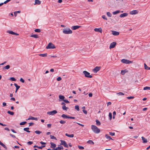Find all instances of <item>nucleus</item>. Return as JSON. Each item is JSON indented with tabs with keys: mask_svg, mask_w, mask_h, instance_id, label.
<instances>
[{
	"mask_svg": "<svg viewBox=\"0 0 150 150\" xmlns=\"http://www.w3.org/2000/svg\"><path fill=\"white\" fill-rule=\"evenodd\" d=\"M91 129L92 131L96 134L99 133L100 132V129L95 125H92L91 126Z\"/></svg>",
	"mask_w": 150,
	"mask_h": 150,
	"instance_id": "1",
	"label": "nucleus"
},
{
	"mask_svg": "<svg viewBox=\"0 0 150 150\" xmlns=\"http://www.w3.org/2000/svg\"><path fill=\"white\" fill-rule=\"evenodd\" d=\"M63 32L64 34H71L72 32L69 28H67L66 29H63Z\"/></svg>",
	"mask_w": 150,
	"mask_h": 150,
	"instance_id": "2",
	"label": "nucleus"
},
{
	"mask_svg": "<svg viewBox=\"0 0 150 150\" xmlns=\"http://www.w3.org/2000/svg\"><path fill=\"white\" fill-rule=\"evenodd\" d=\"M56 48L55 45L52 43H49L46 47V49H54Z\"/></svg>",
	"mask_w": 150,
	"mask_h": 150,
	"instance_id": "3",
	"label": "nucleus"
},
{
	"mask_svg": "<svg viewBox=\"0 0 150 150\" xmlns=\"http://www.w3.org/2000/svg\"><path fill=\"white\" fill-rule=\"evenodd\" d=\"M83 73L84 74V76L86 77L89 78H91L92 77V76L90 74V73L86 71H83Z\"/></svg>",
	"mask_w": 150,
	"mask_h": 150,
	"instance_id": "4",
	"label": "nucleus"
},
{
	"mask_svg": "<svg viewBox=\"0 0 150 150\" xmlns=\"http://www.w3.org/2000/svg\"><path fill=\"white\" fill-rule=\"evenodd\" d=\"M121 62H122L123 63L126 64H129L130 63H132L133 62L132 61L125 59H122Z\"/></svg>",
	"mask_w": 150,
	"mask_h": 150,
	"instance_id": "5",
	"label": "nucleus"
},
{
	"mask_svg": "<svg viewBox=\"0 0 150 150\" xmlns=\"http://www.w3.org/2000/svg\"><path fill=\"white\" fill-rule=\"evenodd\" d=\"M57 113L56 110H54L48 112L47 114L50 115H54Z\"/></svg>",
	"mask_w": 150,
	"mask_h": 150,
	"instance_id": "6",
	"label": "nucleus"
},
{
	"mask_svg": "<svg viewBox=\"0 0 150 150\" xmlns=\"http://www.w3.org/2000/svg\"><path fill=\"white\" fill-rule=\"evenodd\" d=\"M60 142H61V144L63 145L64 147L68 148V146L67 143L65 141H63L62 140H60Z\"/></svg>",
	"mask_w": 150,
	"mask_h": 150,
	"instance_id": "7",
	"label": "nucleus"
},
{
	"mask_svg": "<svg viewBox=\"0 0 150 150\" xmlns=\"http://www.w3.org/2000/svg\"><path fill=\"white\" fill-rule=\"evenodd\" d=\"M116 44V43L115 42H113L111 43L110 44L109 48L110 49L114 48Z\"/></svg>",
	"mask_w": 150,
	"mask_h": 150,
	"instance_id": "8",
	"label": "nucleus"
},
{
	"mask_svg": "<svg viewBox=\"0 0 150 150\" xmlns=\"http://www.w3.org/2000/svg\"><path fill=\"white\" fill-rule=\"evenodd\" d=\"M138 12L137 10H134L129 12V14L130 15H133L138 14Z\"/></svg>",
	"mask_w": 150,
	"mask_h": 150,
	"instance_id": "9",
	"label": "nucleus"
},
{
	"mask_svg": "<svg viewBox=\"0 0 150 150\" xmlns=\"http://www.w3.org/2000/svg\"><path fill=\"white\" fill-rule=\"evenodd\" d=\"M100 67H96L93 69V71L95 73H97L100 69Z\"/></svg>",
	"mask_w": 150,
	"mask_h": 150,
	"instance_id": "10",
	"label": "nucleus"
},
{
	"mask_svg": "<svg viewBox=\"0 0 150 150\" xmlns=\"http://www.w3.org/2000/svg\"><path fill=\"white\" fill-rule=\"evenodd\" d=\"M94 30L95 32H99L100 33H102V30L101 28H95L94 29Z\"/></svg>",
	"mask_w": 150,
	"mask_h": 150,
	"instance_id": "11",
	"label": "nucleus"
},
{
	"mask_svg": "<svg viewBox=\"0 0 150 150\" xmlns=\"http://www.w3.org/2000/svg\"><path fill=\"white\" fill-rule=\"evenodd\" d=\"M128 13H125L120 14V18H122L126 17L128 15Z\"/></svg>",
	"mask_w": 150,
	"mask_h": 150,
	"instance_id": "12",
	"label": "nucleus"
},
{
	"mask_svg": "<svg viewBox=\"0 0 150 150\" xmlns=\"http://www.w3.org/2000/svg\"><path fill=\"white\" fill-rule=\"evenodd\" d=\"M141 138L142 140V142L143 143H146L147 142V140L144 137H142Z\"/></svg>",
	"mask_w": 150,
	"mask_h": 150,
	"instance_id": "13",
	"label": "nucleus"
},
{
	"mask_svg": "<svg viewBox=\"0 0 150 150\" xmlns=\"http://www.w3.org/2000/svg\"><path fill=\"white\" fill-rule=\"evenodd\" d=\"M112 34L113 35L115 36L118 35L119 34V33L115 31H112Z\"/></svg>",
	"mask_w": 150,
	"mask_h": 150,
	"instance_id": "14",
	"label": "nucleus"
},
{
	"mask_svg": "<svg viewBox=\"0 0 150 150\" xmlns=\"http://www.w3.org/2000/svg\"><path fill=\"white\" fill-rule=\"evenodd\" d=\"M37 120L38 118L37 117H32L31 116H30L29 117L28 119V120Z\"/></svg>",
	"mask_w": 150,
	"mask_h": 150,
	"instance_id": "15",
	"label": "nucleus"
},
{
	"mask_svg": "<svg viewBox=\"0 0 150 150\" xmlns=\"http://www.w3.org/2000/svg\"><path fill=\"white\" fill-rule=\"evenodd\" d=\"M7 33L12 35H19V34H18L14 33V32L12 31H7Z\"/></svg>",
	"mask_w": 150,
	"mask_h": 150,
	"instance_id": "16",
	"label": "nucleus"
},
{
	"mask_svg": "<svg viewBox=\"0 0 150 150\" xmlns=\"http://www.w3.org/2000/svg\"><path fill=\"white\" fill-rule=\"evenodd\" d=\"M81 27V26L75 25L71 27V29L73 30L77 29Z\"/></svg>",
	"mask_w": 150,
	"mask_h": 150,
	"instance_id": "17",
	"label": "nucleus"
},
{
	"mask_svg": "<svg viewBox=\"0 0 150 150\" xmlns=\"http://www.w3.org/2000/svg\"><path fill=\"white\" fill-rule=\"evenodd\" d=\"M14 85L16 87V90L15 91V93H16L18 91V90L20 88V86L18 85L16 83H15L14 84Z\"/></svg>",
	"mask_w": 150,
	"mask_h": 150,
	"instance_id": "18",
	"label": "nucleus"
},
{
	"mask_svg": "<svg viewBox=\"0 0 150 150\" xmlns=\"http://www.w3.org/2000/svg\"><path fill=\"white\" fill-rule=\"evenodd\" d=\"M50 144H51V148H54L56 147V145L55 144L52 142H51Z\"/></svg>",
	"mask_w": 150,
	"mask_h": 150,
	"instance_id": "19",
	"label": "nucleus"
},
{
	"mask_svg": "<svg viewBox=\"0 0 150 150\" xmlns=\"http://www.w3.org/2000/svg\"><path fill=\"white\" fill-rule=\"evenodd\" d=\"M59 97L60 99L62 100H63V101H64V100L65 97L64 96L62 95H59Z\"/></svg>",
	"mask_w": 150,
	"mask_h": 150,
	"instance_id": "20",
	"label": "nucleus"
},
{
	"mask_svg": "<svg viewBox=\"0 0 150 150\" xmlns=\"http://www.w3.org/2000/svg\"><path fill=\"white\" fill-rule=\"evenodd\" d=\"M65 135L68 137H71V138L73 137H74V134H68L67 133H66Z\"/></svg>",
	"mask_w": 150,
	"mask_h": 150,
	"instance_id": "21",
	"label": "nucleus"
},
{
	"mask_svg": "<svg viewBox=\"0 0 150 150\" xmlns=\"http://www.w3.org/2000/svg\"><path fill=\"white\" fill-rule=\"evenodd\" d=\"M105 137L107 139H108L109 140H112L111 137L109 136L108 134H106L105 135Z\"/></svg>",
	"mask_w": 150,
	"mask_h": 150,
	"instance_id": "22",
	"label": "nucleus"
},
{
	"mask_svg": "<svg viewBox=\"0 0 150 150\" xmlns=\"http://www.w3.org/2000/svg\"><path fill=\"white\" fill-rule=\"evenodd\" d=\"M41 2L39 0H35V4H38V5H40L41 4Z\"/></svg>",
	"mask_w": 150,
	"mask_h": 150,
	"instance_id": "23",
	"label": "nucleus"
},
{
	"mask_svg": "<svg viewBox=\"0 0 150 150\" xmlns=\"http://www.w3.org/2000/svg\"><path fill=\"white\" fill-rule=\"evenodd\" d=\"M30 36L35 38H39L38 35L36 34L32 35Z\"/></svg>",
	"mask_w": 150,
	"mask_h": 150,
	"instance_id": "24",
	"label": "nucleus"
},
{
	"mask_svg": "<svg viewBox=\"0 0 150 150\" xmlns=\"http://www.w3.org/2000/svg\"><path fill=\"white\" fill-rule=\"evenodd\" d=\"M10 68V66L8 65H6V66L4 67L3 68L4 69H9Z\"/></svg>",
	"mask_w": 150,
	"mask_h": 150,
	"instance_id": "25",
	"label": "nucleus"
},
{
	"mask_svg": "<svg viewBox=\"0 0 150 150\" xmlns=\"http://www.w3.org/2000/svg\"><path fill=\"white\" fill-rule=\"evenodd\" d=\"M39 55L42 57H46L47 56V54H40Z\"/></svg>",
	"mask_w": 150,
	"mask_h": 150,
	"instance_id": "26",
	"label": "nucleus"
},
{
	"mask_svg": "<svg viewBox=\"0 0 150 150\" xmlns=\"http://www.w3.org/2000/svg\"><path fill=\"white\" fill-rule=\"evenodd\" d=\"M62 108L64 110H67L68 109V107H66L65 105H63L62 106Z\"/></svg>",
	"mask_w": 150,
	"mask_h": 150,
	"instance_id": "27",
	"label": "nucleus"
},
{
	"mask_svg": "<svg viewBox=\"0 0 150 150\" xmlns=\"http://www.w3.org/2000/svg\"><path fill=\"white\" fill-rule=\"evenodd\" d=\"M96 125H97L99 126L100 125V123L98 120H96Z\"/></svg>",
	"mask_w": 150,
	"mask_h": 150,
	"instance_id": "28",
	"label": "nucleus"
},
{
	"mask_svg": "<svg viewBox=\"0 0 150 150\" xmlns=\"http://www.w3.org/2000/svg\"><path fill=\"white\" fill-rule=\"evenodd\" d=\"M68 116H67V115L64 114H63L62 115V117L63 118H68Z\"/></svg>",
	"mask_w": 150,
	"mask_h": 150,
	"instance_id": "29",
	"label": "nucleus"
},
{
	"mask_svg": "<svg viewBox=\"0 0 150 150\" xmlns=\"http://www.w3.org/2000/svg\"><path fill=\"white\" fill-rule=\"evenodd\" d=\"M144 66L145 69L147 70L150 69V67H148L145 63L144 64Z\"/></svg>",
	"mask_w": 150,
	"mask_h": 150,
	"instance_id": "30",
	"label": "nucleus"
},
{
	"mask_svg": "<svg viewBox=\"0 0 150 150\" xmlns=\"http://www.w3.org/2000/svg\"><path fill=\"white\" fill-rule=\"evenodd\" d=\"M29 128L28 127L24 128L23 129L25 131H26L28 132H30L29 130Z\"/></svg>",
	"mask_w": 150,
	"mask_h": 150,
	"instance_id": "31",
	"label": "nucleus"
},
{
	"mask_svg": "<svg viewBox=\"0 0 150 150\" xmlns=\"http://www.w3.org/2000/svg\"><path fill=\"white\" fill-rule=\"evenodd\" d=\"M120 11L119 10H117V11L113 12H112V14L113 15H115L117 14L118 13L120 12Z\"/></svg>",
	"mask_w": 150,
	"mask_h": 150,
	"instance_id": "32",
	"label": "nucleus"
},
{
	"mask_svg": "<svg viewBox=\"0 0 150 150\" xmlns=\"http://www.w3.org/2000/svg\"><path fill=\"white\" fill-rule=\"evenodd\" d=\"M87 143L90 144H94L93 142L91 140H89L87 141Z\"/></svg>",
	"mask_w": 150,
	"mask_h": 150,
	"instance_id": "33",
	"label": "nucleus"
},
{
	"mask_svg": "<svg viewBox=\"0 0 150 150\" xmlns=\"http://www.w3.org/2000/svg\"><path fill=\"white\" fill-rule=\"evenodd\" d=\"M127 72V71H126V70H122L121 71V74L122 75H124L125 73Z\"/></svg>",
	"mask_w": 150,
	"mask_h": 150,
	"instance_id": "34",
	"label": "nucleus"
},
{
	"mask_svg": "<svg viewBox=\"0 0 150 150\" xmlns=\"http://www.w3.org/2000/svg\"><path fill=\"white\" fill-rule=\"evenodd\" d=\"M0 145L3 146L4 148L6 149L7 148V147L2 142H1L0 143Z\"/></svg>",
	"mask_w": 150,
	"mask_h": 150,
	"instance_id": "35",
	"label": "nucleus"
},
{
	"mask_svg": "<svg viewBox=\"0 0 150 150\" xmlns=\"http://www.w3.org/2000/svg\"><path fill=\"white\" fill-rule=\"evenodd\" d=\"M9 80L13 81H16V79L14 77H11L10 78Z\"/></svg>",
	"mask_w": 150,
	"mask_h": 150,
	"instance_id": "36",
	"label": "nucleus"
},
{
	"mask_svg": "<svg viewBox=\"0 0 150 150\" xmlns=\"http://www.w3.org/2000/svg\"><path fill=\"white\" fill-rule=\"evenodd\" d=\"M7 113L11 115H13L14 114V113L13 112H11L10 111H8Z\"/></svg>",
	"mask_w": 150,
	"mask_h": 150,
	"instance_id": "37",
	"label": "nucleus"
},
{
	"mask_svg": "<svg viewBox=\"0 0 150 150\" xmlns=\"http://www.w3.org/2000/svg\"><path fill=\"white\" fill-rule=\"evenodd\" d=\"M75 108L76 110L77 111H79V107L78 105H76L75 106Z\"/></svg>",
	"mask_w": 150,
	"mask_h": 150,
	"instance_id": "38",
	"label": "nucleus"
},
{
	"mask_svg": "<svg viewBox=\"0 0 150 150\" xmlns=\"http://www.w3.org/2000/svg\"><path fill=\"white\" fill-rule=\"evenodd\" d=\"M35 132L38 134H39L42 133V132L41 131L38 130L35 131Z\"/></svg>",
	"mask_w": 150,
	"mask_h": 150,
	"instance_id": "39",
	"label": "nucleus"
},
{
	"mask_svg": "<svg viewBox=\"0 0 150 150\" xmlns=\"http://www.w3.org/2000/svg\"><path fill=\"white\" fill-rule=\"evenodd\" d=\"M143 89L144 90H150V87H148V86L145 87Z\"/></svg>",
	"mask_w": 150,
	"mask_h": 150,
	"instance_id": "40",
	"label": "nucleus"
},
{
	"mask_svg": "<svg viewBox=\"0 0 150 150\" xmlns=\"http://www.w3.org/2000/svg\"><path fill=\"white\" fill-rule=\"evenodd\" d=\"M107 15L109 17L112 16V14L110 12H107L106 13Z\"/></svg>",
	"mask_w": 150,
	"mask_h": 150,
	"instance_id": "41",
	"label": "nucleus"
},
{
	"mask_svg": "<svg viewBox=\"0 0 150 150\" xmlns=\"http://www.w3.org/2000/svg\"><path fill=\"white\" fill-rule=\"evenodd\" d=\"M35 31L36 32L40 33V32L41 30L39 29H36L35 30Z\"/></svg>",
	"mask_w": 150,
	"mask_h": 150,
	"instance_id": "42",
	"label": "nucleus"
},
{
	"mask_svg": "<svg viewBox=\"0 0 150 150\" xmlns=\"http://www.w3.org/2000/svg\"><path fill=\"white\" fill-rule=\"evenodd\" d=\"M117 94L119 96H123L124 95V93L121 92L117 93Z\"/></svg>",
	"mask_w": 150,
	"mask_h": 150,
	"instance_id": "43",
	"label": "nucleus"
},
{
	"mask_svg": "<svg viewBox=\"0 0 150 150\" xmlns=\"http://www.w3.org/2000/svg\"><path fill=\"white\" fill-rule=\"evenodd\" d=\"M50 138H51V139H55V140H57V139L56 138V137H55L54 136H52V135H50Z\"/></svg>",
	"mask_w": 150,
	"mask_h": 150,
	"instance_id": "44",
	"label": "nucleus"
},
{
	"mask_svg": "<svg viewBox=\"0 0 150 150\" xmlns=\"http://www.w3.org/2000/svg\"><path fill=\"white\" fill-rule=\"evenodd\" d=\"M59 122L61 124H64L66 123V121L63 120H61Z\"/></svg>",
	"mask_w": 150,
	"mask_h": 150,
	"instance_id": "45",
	"label": "nucleus"
},
{
	"mask_svg": "<svg viewBox=\"0 0 150 150\" xmlns=\"http://www.w3.org/2000/svg\"><path fill=\"white\" fill-rule=\"evenodd\" d=\"M109 116L110 120H111L112 118V114L111 112H110L109 113Z\"/></svg>",
	"mask_w": 150,
	"mask_h": 150,
	"instance_id": "46",
	"label": "nucleus"
},
{
	"mask_svg": "<svg viewBox=\"0 0 150 150\" xmlns=\"http://www.w3.org/2000/svg\"><path fill=\"white\" fill-rule=\"evenodd\" d=\"M78 147L79 149H84V147L83 146H80V145H78Z\"/></svg>",
	"mask_w": 150,
	"mask_h": 150,
	"instance_id": "47",
	"label": "nucleus"
},
{
	"mask_svg": "<svg viewBox=\"0 0 150 150\" xmlns=\"http://www.w3.org/2000/svg\"><path fill=\"white\" fill-rule=\"evenodd\" d=\"M26 123V122H23L20 123V125H24Z\"/></svg>",
	"mask_w": 150,
	"mask_h": 150,
	"instance_id": "48",
	"label": "nucleus"
},
{
	"mask_svg": "<svg viewBox=\"0 0 150 150\" xmlns=\"http://www.w3.org/2000/svg\"><path fill=\"white\" fill-rule=\"evenodd\" d=\"M65 103H69V101L67 100L64 99L63 101Z\"/></svg>",
	"mask_w": 150,
	"mask_h": 150,
	"instance_id": "49",
	"label": "nucleus"
},
{
	"mask_svg": "<svg viewBox=\"0 0 150 150\" xmlns=\"http://www.w3.org/2000/svg\"><path fill=\"white\" fill-rule=\"evenodd\" d=\"M109 134L111 136H114L115 135V133L114 132H110Z\"/></svg>",
	"mask_w": 150,
	"mask_h": 150,
	"instance_id": "50",
	"label": "nucleus"
},
{
	"mask_svg": "<svg viewBox=\"0 0 150 150\" xmlns=\"http://www.w3.org/2000/svg\"><path fill=\"white\" fill-rule=\"evenodd\" d=\"M102 18L103 19L105 20H107L108 19L105 16V15H103L102 16Z\"/></svg>",
	"mask_w": 150,
	"mask_h": 150,
	"instance_id": "51",
	"label": "nucleus"
},
{
	"mask_svg": "<svg viewBox=\"0 0 150 150\" xmlns=\"http://www.w3.org/2000/svg\"><path fill=\"white\" fill-rule=\"evenodd\" d=\"M45 145H42L41 146H39V147L38 146V148L40 149H42V148L45 147Z\"/></svg>",
	"mask_w": 150,
	"mask_h": 150,
	"instance_id": "52",
	"label": "nucleus"
},
{
	"mask_svg": "<svg viewBox=\"0 0 150 150\" xmlns=\"http://www.w3.org/2000/svg\"><path fill=\"white\" fill-rule=\"evenodd\" d=\"M127 98L128 99H133V98H134V96H130V97H127Z\"/></svg>",
	"mask_w": 150,
	"mask_h": 150,
	"instance_id": "53",
	"label": "nucleus"
},
{
	"mask_svg": "<svg viewBox=\"0 0 150 150\" xmlns=\"http://www.w3.org/2000/svg\"><path fill=\"white\" fill-rule=\"evenodd\" d=\"M33 143V142L31 141H29L27 142V144L28 145H30Z\"/></svg>",
	"mask_w": 150,
	"mask_h": 150,
	"instance_id": "54",
	"label": "nucleus"
},
{
	"mask_svg": "<svg viewBox=\"0 0 150 150\" xmlns=\"http://www.w3.org/2000/svg\"><path fill=\"white\" fill-rule=\"evenodd\" d=\"M57 80L58 81H60L61 80L62 78L61 77H59L57 78Z\"/></svg>",
	"mask_w": 150,
	"mask_h": 150,
	"instance_id": "55",
	"label": "nucleus"
},
{
	"mask_svg": "<svg viewBox=\"0 0 150 150\" xmlns=\"http://www.w3.org/2000/svg\"><path fill=\"white\" fill-rule=\"evenodd\" d=\"M20 81L21 82L23 83H24V79L22 78H21L20 79Z\"/></svg>",
	"mask_w": 150,
	"mask_h": 150,
	"instance_id": "56",
	"label": "nucleus"
},
{
	"mask_svg": "<svg viewBox=\"0 0 150 150\" xmlns=\"http://www.w3.org/2000/svg\"><path fill=\"white\" fill-rule=\"evenodd\" d=\"M82 111L83 113L85 114H87V112L86 110H83Z\"/></svg>",
	"mask_w": 150,
	"mask_h": 150,
	"instance_id": "57",
	"label": "nucleus"
},
{
	"mask_svg": "<svg viewBox=\"0 0 150 150\" xmlns=\"http://www.w3.org/2000/svg\"><path fill=\"white\" fill-rule=\"evenodd\" d=\"M10 135L11 136V137H12L13 138H16V136L13 134H10Z\"/></svg>",
	"mask_w": 150,
	"mask_h": 150,
	"instance_id": "58",
	"label": "nucleus"
},
{
	"mask_svg": "<svg viewBox=\"0 0 150 150\" xmlns=\"http://www.w3.org/2000/svg\"><path fill=\"white\" fill-rule=\"evenodd\" d=\"M68 118L74 119L75 118V117H70L68 116Z\"/></svg>",
	"mask_w": 150,
	"mask_h": 150,
	"instance_id": "59",
	"label": "nucleus"
},
{
	"mask_svg": "<svg viewBox=\"0 0 150 150\" xmlns=\"http://www.w3.org/2000/svg\"><path fill=\"white\" fill-rule=\"evenodd\" d=\"M52 125L51 124H48L47 125V127L48 128H50L51 126Z\"/></svg>",
	"mask_w": 150,
	"mask_h": 150,
	"instance_id": "60",
	"label": "nucleus"
},
{
	"mask_svg": "<svg viewBox=\"0 0 150 150\" xmlns=\"http://www.w3.org/2000/svg\"><path fill=\"white\" fill-rule=\"evenodd\" d=\"M111 104V102H108L107 103V105L108 106Z\"/></svg>",
	"mask_w": 150,
	"mask_h": 150,
	"instance_id": "61",
	"label": "nucleus"
},
{
	"mask_svg": "<svg viewBox=\"0 0 150 150\" xmlns=\"http://www.w3.org/2000/svg\"><path fill=\"white\" fill-rule=\"evenodd\" d=\"M59 146L60 149L61 150V149H63V147L62 146H61V145H59Z\"/></svg>",
	"mask_w": 150,
	"mask_h": 150,
	"instance_id": "62",
	"label": "nucleus"
},
{
	"mask_svg": "<svg viewBox=\"0 0 150 150\" xmlns=\"http://www.w3.org/2000/svg\"><path fill=\"white\" fill-rule=\"evenodd\" d=\"M40 143L41 144H46V143L45 142H43L42 141L40 142Z\"/></svg>",
	"mask_w": 150,
	"mask_h": 150,
	"instance_id": "63",
	"label": "nucleus"
},
{
	"mask_svg": "<svg viewBox=\"0 0 150 150\" xmlns=\"http://www.w3.org/2000/svg\"><path fill=\"white\" fill-rule=\"evenodd\" d=\"M56 149L57 150H61L59 145L56 148Z\"/></svg>",
	"mask_w": 150,
	"mask_h": 150,
	"instance_id": "64",
	"label": "nucleus"
}]
</instances>
